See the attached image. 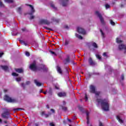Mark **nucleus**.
<instances>
[{"label": "nucleus", "instance_id": "1", "mask_svg": "<svg viewBox=\"0 0 126 126\" xmlns=\"http://www.w3.org/2000/svg\"><path fill=\"white\" fill-rule=\"evenodd\" d=\"M97 103H101V108L104 111H109V103L107 102H104V100L100 99H96Z\"/></svg>", "mask_w": 126, "mask_h": 126}, {"label": "nucleus", "instance_id": "2", "mask_svg": "<svg viewBox=\"0 0 126 126\" xmlns=\"http://www.w3.org/2000/svg\"><path fill=\"white\" fill-rule=\"evenodd\" d=\"M10 110L6 108L4 109V112L2 113L1 116L4 119H9L10 117Z\"/></svg>", "mask_w": 126, "mask_h": 126}, {"label": "nucleus", "instance_id": "3", "mask_svg": "<svg viewBox=\"0 0 126 126\" xmlns=\"http://www.w3.org/2000/svg\"><path fill=\"white\" fill-rule=\"evenodd\" d=\"M30 69H31L32 71H36V70H38V67L36 65V61H33V63L31 64L30 65Z\"/></svg>", "mask_w": 126, "mask_h": 126}, {"label": "nucleus", "instance_id": "4", "mask_svg": "<svg viewBox=\"0 0 126 126\" xmlns=\"http://www.w3.org/2000/svg\"><path fill=\"white\" fill-rule=\"evenodd\" d=\"M43 70V71H48V68L46 67V65L44 64H39L37 67V70Z\"/></svg>", "mask_w": 126, "mask_h": 126}, {"label": "nucleus", "instance_id": "5", "mask_svg": "<svg viewBox=\"0 0 126 126\" xmlns=\"http://www.w3.org/2000/svg\"><path fill=\"white\" fill-rule=\"evenodd\" d=\"M95 14L98 17H99L102 24H104L105 22H104V19L103 18V17H102L101 13H100L99 11H96Z\"/></svg>", "mask_w": 126, "mask_h": 126}, {"label": "nucleus", "instance_id": "6", "mask_svg": "<svg viewBox=\"0 0 126 126\" xmlns=\"http://www.w3.org/2000/svg\"><path fill=\"white\" fill-rule=\"evenodd\" d=\"M4 100L7 102H10V103H13L15 102V99H12L6 94L4 96Z\"/></svg>", "mask_w": 126, "mask_h": 126}, {"label": "nucleus", "instance_id": "7", "mask_svg": "<svg viewBox=\"0 0 126 126\" xmlns=\"http://www.w3.org/2000/svg\"><path fill=\"white\" fill-rule=\"evenodd\" d=\"M39 24H44L45 25H50L51 22L48 21V20L41 19L39 21Z\"/></svg>", "mask_w": 126, "mask_h": 126}, {"label": "nucleus", "instance_id": "8", "mask_svg": "<svg viewBox=\"0 0 126 126\" xmlns=\"http://www.w3.org/2000/svg\"><path fill=\"white\" fill-rule=\"evenodd\" d=\"M89 88H90V90H89L90 93H92L93 94L94 93H95V92L96 91V87H95V86L91 85L90 86Z\"/></svg>", "mask_w": 126, "mask_h": 126}, {"label": "nucleus", "instance_id": "9", "mask_svg": "<svg viewBox=\"0 0 126 126\" xmlns=\"http://www.w3.org/2000/svg\"><path fill=\"white\" fill-rule=\"evenodd\" d=\"M77 30L79 34H82L83 35H85V34H86L85 30L80 27H78Z\"/></svg>", "mask_w": 126, "mask_h": 126}, {"label": "nucleus", "instance_id": "10", "mask_svg": "<svg viewBox=\"0 0 126 126\" xmlns=\"http://www.w3.org/2000/svg\"><path fill=\"white\" fill-rule=\"evenodd\" d=\"M28 6H30V7L31 8V12L29 14L30 15H32L34 12H35V9H34V7H33V5L31 4H26Z\"/></svg>", "mask_w": 126, "mask_h": 126}, {"label": "nucleus", "instance_id": "11", "mask_svg": "<svg viewBox=\"0 0 126 126\" xmlns=\"http://www.w3.org/2000/svg\"><path fill=\"white\" fill-rule=\"evenodd\" d=\"M119 50H125L124 54H126V47L124 44H121L118 47Z\"/></svg>", "mask_w": 126, "mask_h": 126}, {"label": "nucleus", "instance_id": "12", "mask_svg": "<svg viewBox=\"0 0 126 126\" xmlns=\"http://www.w3.org/2000/svg\"><path fill=\"white\" fill-rule=\"evenodd\" d=\"M58 96L59 97H66V93L65 92H60L58 94Z\"/></svg>", "mask_w": 126, "mask_h": 126}, {"label": "nucleus", "instance_id": "13", "mask_svg": "<svg viewBox=\"0 0 126 126\" xmlns=\"http://www.w3.org/2000/svg\"><path fill=\"white\" fill-rule=\"evenodd\" d=\"M89 63L90 65H95V64H96L95 62L93 61V59H92V58H90L89 59Z\"/></svg>", "mask_w": 126, "mask_h": 126}, {"label": "nucleus", "instance_id": "14", "mask_svg": "<svg viewBox=\"0 0 126 126\" xmlns=\"http://www.w3.org/2000/svg\"><path fill=\"white\" fill-rule=\"evenodd\" d=\"M0 67L3 69V70H4V71L8 70V66L7 65H1Z\"/></svg>", "mask_w": 126, "mask_h": 126}, {"label": "nucleus", "instance_id": "15", "mask_svg": "<svg viewBox=\"0 0 126 126\" xmlns=\"http://www.w3.org/2000/svg\"><path fill=\"white\" fill-rule=\"evenodd\" d=\"M15 70L18 73H22L23 72V69L22 68H15Z\"/></svg>", "mask_w": 126, "mask_h": 126}, {"label": "nucleus", "instance_id": "16", "mask_svg": "<svg viewBox=\"0 0 126 126\" xmlns=\"http://www.w3.org/2000/svg\"><path fill=\"white\" fill-rule=\"evenodd\" d=\"M68 2V0H63L62 5L63 6H66Z\"/></svg>", "mask_w": 126, "mask_h": 126}, {"label": "nucleus", "instance_id": "17", "mask_svg": "<svg viewBox=\"0 0 126 126\" xmlns=\"http://www.w3.org/2000/svg\"><path fill=\"white\" fill-rule=\"evenodd\" d=\"M57 70L59 73H60V74H63V71H62V69L61 68V67H60L59 66H57Z\"/></svg>", "mask_w": 126, "mask_h": 126}, {"label": "nucleus", "instance_id": "18", "mask_svg": "<svg viewBox=\"0 0 126 126\" xmlns=\"http://www.w3.org/2000/svg\"><path fill=\"white\" fill-rule=\"evenodd\" d=\"M117 120L118 121V122L120 123V124H123L124 123V120H122L120 118L119 116H117Z\"/></svg>", "mask_w": 126, "mask_h": 126}, {"label": "nucleus", "instance_id": "19", "mask_svg": "<svg viewBox=\"0 0 126 126\" xmlns=\"http://www.w3.org/2000/svg\"><path fill=\"white\" fill-rule=\"evenodd\" d=\"M34 83L36 84V85L37 86L40 87V86H42V84L39 82H38V81H37V80H34Z\"/></svg>", "mask_w": 126, "mask_h": 126}, {"label": "nucleus", "instance_id": "20", "mask_svg": "<svg viewBox=\"0 0 126 126\" xmlns=\"http://www.w3.org/2000/svg\"><path fill=\"white\" fill-rule=\"evenodd\" d=\"M49 95H52L53 94V91L52 90V88H49V90L47 92Z\"/></svg>", "mask_w": 126, "mask_h": 126}, {"label": "nucleus", "instance_id": "21", "mask_svg": "<svg viewBox=\"0 0 126 126\" xmlns=\"http://www.w3.org/2000/svg\"><path fill=\"white\" fill-rule=\"evenodd\" d=\"M70 58L69 57V56H67V58L65 60L66 63H65V64L67 63L70 62Z\"/></svg>", "mask_w": 126, "mask_h": 126}, {"label": "nucleus", "instance_id": "22", "mask_svg": "<svg viewBox=\"0 0 126 126\" xmlns=\"http://www.w3.org/2000/svg\"><path fill=\"white\" fill-rule=\"evenodd\" d=\"M20 43H21V44H23V45H25V46H27V43H26V42H25V41L22 40H19Z\"/></svg>", "mask_w": 126, "mask_h": 126}, {"label": "nucleus", "instance_id": "23", "mask_svg": "<svg viewBox=\"0 0 126 126\" xmlns=\"http://www.w3.org/2000/svg\"><path fill=\"white\" fill-rule=\"evenodd\" d=\"M76 37H77V38H78V39H80L81 40H82L83 39L82 36L77 33H76Z\"/></svg>", "mask_w": 126, "mask_h": 126}, {"label": "nucleus", "instance_id": "24", "mask_svg": "<svg viewBox=\"0 0 126 126\" xmlns=\"http://www.w3.org/2000/svg\"><path fill=\"white\" fill-rule=\"evenodd\" d=\"M19 110H23V111H25V109L23 108H14V109H13L14 112H17V111H19Z\"/></svg>", "mask_w": 126, "mask_h": 126}, {"label": "nucleus", "instance_id": "25", "mask_svg": "<svg viewBox=\"0 0 126 126\" xmlns=\"http://www.w3.org/2000/svg\"><path fill=\"white\" fill-rule=\"evenodd\" d=\"M92 46L93 47H94L95 49H97V48H98V45H97V43H96L95 42L93 43Z\"/></svg>", "mask_w": 126, "mask_h": 126}, {"label": "nucleus", "instance_id": "26", "mask_svg": "<svg viewBox=\"0 0 126 126\" xmlns=\"http://www.w3.org/2000/svg\"><path fill=\"white\" fill-rule=\"evenodd\" d=\"M122 42H123V40H120V39H119V38H116V43H117L118 44H120V43H122Z\"/></svg>", "mask_w": 126, "mask_h": 126}, {"label": "nucleus", "instance_id": "27", "mask_svg": "<svg viewBox=\"0 0 126 126\" xmlns=\"http://www.w3.org/2000/svg\"><path fill=\"white\" fill-rule=\"evenodd\" d=\"M21 7H19L18 8H17V12H19V13H20V14H21Z\"/></svg>", "mask_w": 126, "mask_h": 126}, {"label": "nucleus", "instance_id": "28", "mask_svg": "<svg viewBox=\"0 0 126 126\" xmlns=\"http://www.w3.org/2000/svg\"><path fill=\"white\" fill-rule=\"evenodd\" d=\"M54 51L55 52L56 55H58L59 53H60V49H54Z\"/></svg>", "mask_w": 126, "mask_h": 126}, {"label": "nucleus", "instance_id": "29", "mask_svg": "<svg viewBox=\"0 0 126 126\" xmlns=\"http://www.w3.org/2000/svg\"><path fill=\"white\" fill-rule=\"evenodd\" d=\"M6 2H8V3H12L13 2V0H5Z\"/></svg>", "mask_w": 126, "mask_h": 126}, {"label": "nucleus", "instance_id": "30", "mask_svg": "<svg viewBox=\"0 0 126 126\" xmlns=\"http://www.w3.org/2000/svg\"><path fill=\"white\" fill-rule=\"evenodd\" d=\"M51 7H52V8H53L54 9H55V10H57V8L56 6H55V4L52 3L51 4Z\"/></svg>", "mask_w": 126, "mask_h": 126}, {"label": "nucleus", "instance_id": "31", "mask_svg": "<svg viewBox=\"0 0 126 126\" xmlns=\"http://www.w3.org/2000/svg\"><path fill=\"white\" fill-rule=\"evenodd\" d=\"M100 92H96V91H95V93H94L93 94H95L96 96H99L100 95Z\"/></svg>", "mask_w": 126, "mask_h": 126}, {"label": "nucleus", "instance_id": "32", "mask_svg": "<svg viewBox=\"0 0 126 126\" xmlns=\"http://www.w3.org/2000/svg\"><path fill=\"white\" fill-rule=\"evenodd\" d=\"M68 44H69V40H65L64 43L65 46H67Z\"/></svg>", "mask_w": 126, "mask_h": 126}, {"label": "nucleus", "instance_id": "33", "mask_svg": "<svg viewBox=\"0 0 126 126\" xmlns=\"http://www.w3.org/2000/svg\"><path fill=\"white\" fill-rule=\"evenodd\" d=\"M85 99L86 100V102L88 100V95H87V94H85Z\"/></svg>", "mask_w": 126, "mask_h": 126}, {"label": "nucleus", "instance_id": "34", "mask_svg": "<svg viewBox=\"0 0 126 126\" xmlns=\"http://www.w3.org/2000/svg\"><path fill=\"white\" fill-rule=\"evenodd\" d=\"M62 110H63V111H67V107H65V106H62Z\"/></svg>", "mask_w": 126, "mask_h": 126}, {"label": "nucleus", "instance_id": "35", "mask_svg": "<svg viewBox=\"0 0 126 126\" xmlns=\"http://www.w3.org/2000/svg\"><path fill=\"white\" fill-rule=\"evenodd\" d=\"M44 28L46 29V30H49V31H53V29H50L47 27H44Z\"/></svg>", "mask_w": 126, "mask_h": 126}, {"label": "nucleus", "instance_id": "36", "mask_svg": "<svg viewBox=\"0 0 126 126\" xmlns=\"http://www.w3.org/2000/svg\"><path fill=\"white\" fill-rule=\"evenodd\" d=\"M86 114L87 119H89L90 113L89 112V111H86Z\"/></svg>", "mask_w": 126, "mask_h": 126}, {"label": "nucleus", "instance_id": "37", "mask_svg": "<svg viewBox=\"0 0 126 126\" xmlns=\"http://www.w3.org/2000/svg\"><path fill=\"white\" fill-rule=\"evenodd\" d=\"M50 53H51V54H52V55H54V56H57V54L54 51H50Z\"/></svg>", "mask_w": 126, "mask_h": 126}, {"label": "nucleus", "instance_id": "38", "mask_svg": "<svg viewBox=\"0 0 126 126\" xmlns=\"http://www.w3.org/2000/svg\"><path fill=\"white\" fill-rule=\"evenodd\" d=\"M100 32L101 33V35L104 38V36H105V33L103 32V31H102L101 29H100Z\"/></svg>", "mask_w": 126, "mask_h": 126}, {"label": "nucleus", "instance_id": "39", "mask_svg": "<svg viewBox=\"0 0 126 126\" xmlns=\"http://www.w3.org/2000/svg\"><path fill=\"white\" fill-rule=\"evenodd\" d=\"M12 75H13V76H18V74L15 73V72H13L12 73Z\"/></svg>", "mask_w": 126, "mask_h": 126}, {"label": "nucleus", "instance_id": "40", "mask_svg": "<svg viewBox=\"0 0 126 126\" xmlns=\"http://www.w3.org/2000/svg\"><path fill=\"white\" fill-rule=\"evenodd\" d=\"M96 57L97 58V59H98V60H101L102 58L101 57V56L99 55H96Z\"/></svg>", "mask_w": 126, "mask_h": 126}, {"label": "nucleus", "instance_id": "41", "mask_svg": "<svg viewBox=\"0 0 126 126\" xmlns=\"http://www.w3.org/2000/svg\"><path fill=\"white\" fill-rule=\"evenodd\" d=\"M16 80L17 81V82H19V81H21V78H16Z\"/></svg>", "mask_w": 126, "mask_h": 126}, {"label": "nucleus", "instance_id": "42", "mask_svg": "<svg viewBox=\"0 0 126 126\" xmlns=\"http://www.w3.org/2000/svg\"><path fill=\"white\" fill-rule=\"evenodd\" d=\"M110 22L111 25L114 26L115 24V22H114V21H113L112 20H110Z\"/></svg>", "mask_w": 126, "mask_h": 126}, {"label": "nucleus", "instance_id": "43", "mask_svg": "<svg viewBox=\"0 0 126 126\" xmlns=\"http://www.w3.org/2000/svg\"><path fill=\"white\" fill-rule=\"evenodd\" d=\"M51 115H52V114L51 113H49L48 114H45L44 116L45 118H49V116H51Z\"/></svg>", "mask_w": 126, "mask_h": 126}, {"label": "nucleus", "instance_id": "44", "mask_svg": "<svg viewBox=\"0 0 126 126\" xmlns=\"http://www.w3.org/2000/svg\"><path fill=\"white\" fill-rule=\"evenodd\" d=\"M26 56H27V57H30V53L26 51Z\"/></svg>", "mask_w": 126, "mask_h": 126}, {"label": "nucleus", "instance_id": "45", "mask_svg": "<svg viewBox=\"0 0 126 126\" xmlns=\"http://www.w3.org/2000/svg\"><path fill=\"white\" fill-rule=\"evenodd\" d=\"M103 57H106V58H108V55H107V53L104 52L103 54Z\"/></svg>", "mask_w": 126, "mask_h": 126}, {"label": "nucleus", "instance_id": "46", "mask_svg": "<svg viewBox=\"0 0 126 126\" xmlns=\"http://www.w3.org/2000/svg\"><path fill=\"white\" fill-rule=\"evenodd\" d=\"M50 111H51V112H52L53 114H55L56 113V111H55V109H51Z\"/></svg>", "mask_w": 126, "mask_h": 126}, {"label": "nucleus", "instance_id": "47", "mask_svg": "<svg viewBox=\"0 0 126 126\" xmlns=\"http://www.w3.org/2000/svg\"><path fill=\"white\" fill-rule=\"evenodd\" d=\"M30 83H31V82H30V81H27L26 83V85H29V84H30Z\"/></svg>", "mask_w": 126, "mask_h": 126}, {"label": "nucleus", "instance_id": "48", "mask_svg": "<svg viewBox=\"0 0 126 126\" xmlns=\"http://www.w3.org/2000/svg\"><path fill=\"white\" fill-rule=\"evenodd\" d=\"M121 79L122 80H124V79H125V75L124 74L121 75Z\"/></svg>", "mask_w": 126, "mask_h": 126}, {"label": "nucleus", "instance_id": "49", "mask_svg": "<svg viewBox=\"0 0 126 126\" xmlns=\"http://www.w3.org/2000/svg\"><path fill=\"white\" fill-rule=\"evenodd\" d=\"M22 87H23L24 89H25V85H24V83H22L21 84Z\"/></svg>", "mask_w": 126, "mask_h": 126}, {"label": "nucleus", "instance_id": "50", "mask_svg": "<svg viewBox=\"0 0 126 126\" xmlns=\"http://www.w3.org/2000/svg\"><path fill=\"white\" fill-rule=\"evenodd\" d=\"M105 7H106V8H110V5H109L108 4H106L105 5Z\"/></svg>", "mask_w": 126, "mask_h": 126}, {"label": "nucleus", "instance_id": "51", "mask_svg": "<svg viewBox=\"0 0 126 126\" xmlns=\"http://www.w3.org/2000/svg\"><path fill=\"white\" fill-rule=\"evenodd\" d=\"M34 17H35V16H31V17L30 18V20H32V19H34Z\"/></svg>", "mask_w": 126, "mask_h": 126}, {"label": "nucleus", "instance_id": "52", "mask_svg": "<svg viewBox=\"0 0 126 126\" xmlns=\"http://www.w3.org/2000/svg\"><path fill=\"white\" fill-rule=\"evenodd\" d=\"M41 115V116H45V115H46V114H45V111L42 112Z\"/></svg>", "mask_w": 126, "mask_h": 126}, {"label": "nucleus", "instance_id": "53", "mask_svg": "<svg viewBox=\"0 0 126 126\" xmlns=\"http://www.w3.org/2000/svg\"><path fill=\"white\" fill-rule=\"evenodd\" d=\"M89 123H90L89 118H87V125H89Z\"/></svg>", "mask_w": 126, "mask_h": 126}, {"label": "nucleus", "instance_id": "54", "mask_svg": "<svg viewBox=\"0 0 126 126\" xmlns=\"http://www.w3.org/2000/svg\"><path fill=\"white\" fill-rule=\"evenodd\" d=\"M64 28H65V29H68V26L67 25H65L64 26Z\"/></svg>", "mask_w": 126, "mask_h": 126}, {"label": "nucleus", "instance_id": "55", "mask_svg": "<svg viewBox=\"0 0 126 126\" xmlns=\"http://www.w3.org/2000/svg\"><path fill=\"white\" fill-rule=\"evenodd\" d=\"M50 126H55V124H54V123H51L50 124Z\"/></svg>", "mask_w": 126, "mask_h": 126}, {"label": "nucleus", "instance_id": "56", "mask_svg": "<svg viewBox=\"0 0 126 126\" xmlns=\"http://www.w3.org/2000/svg\"><path fill=\"white\" fill-rule=\"evenodd\" d=\"M22 31H23V32H24V31H26V28L22 29Z\"/></svg>", "mask_w": 126, "mask_h": 126}, {"label": "nucleus", "instance_id": "57", "mask_svg": "<svg viewBox=\"0 0 126 126\" xmlns=\"http://www.w3.org/2000/svg\"><path fill=\"white\" fill-rule=\"evenodd\" d=\"M99 126H103V124H102L101 122H99Z\"/></svg>", "mask_w": 126, "mask_h": 126}, {"label": "nucleus", "instance_id": "58", "mask_svg": "<svg viewBox=\"0 0 126 126\" xmlns=\"http://www.w3.org/2000/svg\"><path fill=\"white\" fill-rule=\"evenodd\" d=\"M2 55H3V53H0V58H1V57H2Z\"/></svg>", "mask_w": 126, "mask_h": 126}, {"label": "nucleus", "instance_id": "59", "mask_svg": "<svg viewBox=\"0 0 126 126\" xmlns=\"http://www.w3.org/2000/svg\"><path fill=\"white\" fill-rule=\"evenodd\" d=\"M35 126H39V123H35Z\"/></svg>", "mask_w": 126, "mask_h": 126}, {"label": "nucleus", "instance_id": "60", "mask_svg": "<svg viewBox=\"0 0 126 126\" xmlns=\"http://www.w3.org/2000/svg\"><path fill=\"white\" fill-rule=\"evenodd\" d=\"M46 108H47V109H50V106H49V105H46Z\"/></svg>", "mask_w": 126, "mask_h": 126}, {"label": "nucleus", "instance_id": "61", "mask_svg": "<svg viewBox=\"0 0 126 126\" xmlns=\"http://www.w3.org/2000/svg\"><path fill=\"white\" fill-rule=\"evenodd\" d=\"M79 109L80 110V111L82 110V107H79Z\"/></svg>", "mask_w": 126, "mask_h": 126}, {"label": "nucleus", "instance_id": "62", "mask_svg": "<svg viewBox=\"0 0 126 126\" xmlns=\"http://www.w3.org/2000/svg\"><path fill=\"white\" fill-rule=\"evenodd\" d=\"M40 93H43V90L41 89L40 90Z\"/></svg>", "mask_w": 126, "mask_h": 126}, {"label": "nucleus", "instance_id": "63", "mask_svg": "<svg viewBox=\"0 0 126 126\" xmlns=\"http://www.w3.org/2000/svg\"><path fill=\"white\" fill-rule=\"evenodd\" d=\"M76 116L75 115L74 116V117L72 118V120H75V119H76V118H75Z\"/></svg>", "mask_w": 126, "mask_h": 126}, {"label": "nucleus", "instance_id": "64", "mask_svg": "<svg viewBox=\"0 0 126 126\" xmlns=\"http://www.w3.org/2000/svg\"><path fill=\"white\" fill-rule=\"evenodd\" d=\"M56 89H59V87H57V86H55Z\"/></svg>", "mask_w": 126, "mask_h": 126}]
</instances>
